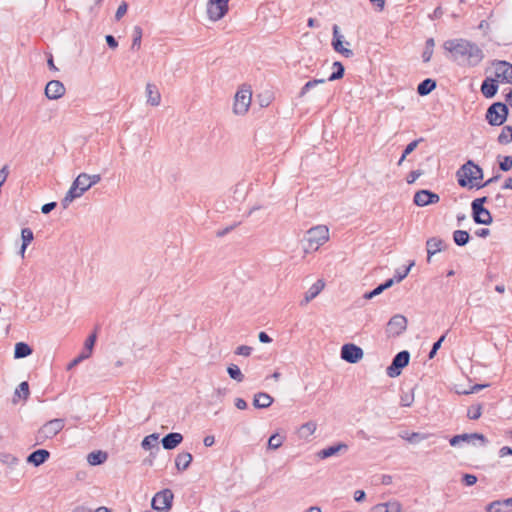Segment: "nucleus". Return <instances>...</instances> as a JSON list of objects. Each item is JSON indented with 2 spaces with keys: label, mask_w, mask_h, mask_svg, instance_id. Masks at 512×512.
Instances as JSON below:
<instances>
[{
  "label": "nucleus",
  "mask_w": 512,
  "mask_h": 512,
  "mask_svg": "<svg viewBox=\"0 0 512 512\" xmlns=\"http://www.w3.org/2000/svg\"><path fill=\"white\" fill-rule=\"evenodd\" d=\"M443 48L451 53L452 60L460 66L476 67L484 59L483 50L476 43L464 38L447 40Z\"/></svg>",
  "instance_id": "obj_1"
},
{
  "label": "nucleus",
  "mask_w": 512,
  "mask_h": 512,
  "mask_svg": "<svg viewBox=\"0 0 512 512\" xmlns=\"http://www.w3.org/2000/svg\"><path fill=\"white\" fill-rule=\"evenodd\" d=\"M329 239V229L325 225H318L310 228L305 237V245L303 247L305 253L316 251L326 243Z\"/></svg>",
  "instance_id": "obj_2"
},
{
  "label": "nucleus",
  "mask_w": 512,
  "mask_h": 512,
  "mask_svg": "<svg viewBox=\"0 0 512 512\" xmlns=\"http://www.w3.org/2000/svg\"><path fill=\"white\" fill-rule=\"evenodd\" d=\"M88 179L89 178L87 173H80L76 177L70 189L61 201V205L64 209H67L73 200L81 197L87 190L91 188Z\"/></svg>",
  "instance_id": "obj_3"
},
{
  "label": "nucleus",
  "mask_w": 512,
  "mask_h": 512,
  "mask_svg": "<svg viewBox=\"0 0 512 512\" xmlns=\"http://www.w3.org/2000/svg\"><path fill=\"white\" fill-rule=\"evenodd\" d=\"M509 115L508 105L503 102H494L486 110L485 119L491 126L503 125Z\"/></svg>",
  "instance_id": "obj_4"
},
{
  "label": "nucleus",
  "mask_w": 512,
  "mask_h": 512,
  "mask_svg": "<svg viewBox=\"0 0 512 512\" xmlns=\"http://www.w3.org/2000/svg\"><path fill=\"white\" fill-rule=\"evenodd\" d=\"M488 201V197L476 198L471 203L472 218L476 224L490 225L493 221L492 215L484 204Z\"/></svg>",
  "instance_id": "obj_5"
},
{
  "label": "nucleus",
  "mask_w": 512,
  "mask_h": 512,
  "mask_svg": "<svg viewBox=\"0 0 512 512\" xmlns=\"http://www.w3.org/2000/svg\"><path fill=\"white\" fill-rule=\"evenodd\" d=\"M64 419L56 418L47 421L36 434L37 444H43L47 439L56 436L64 428Z\"/></svg>",
  "instance_id": "obj_6"
},
{
  "label": "nucleus",
  "mask_w": 512,
  "mask_h": 512,
  "mask_svg": "<svg viewBox=\"0 0 512 512\" xmlns=\"http://www.w3.org/2000/svg\"><path fill=\"white\" fill-rule=\"evenodd\" d=\"M410 353L407 350L398 352L392 359L391 364L387 367L386 373L389 377H398L402 370L409 364Z\"/></svg>",
  "instance_id": "obj_7"
},
{
  "label": "nucleus",
  "mask_w": 512,
  "mask_h": 512,
  "mask_svg": "<svg viewBox=\"0 0 512 512\" xmlns=\"http://www.w3.org/2000/svg\"><path fill=\"white\" fill-rule=\"evenodd\" d=\"M476 164L472 160H468L465 164H463L456 172V177L459 186L461 187H476L475 183H473V178H475Z\"/></svg>",
  "instance_id": "obj_8"
},
{
  "label": "nucleus",
  "mask_w": 512,
  "mask_h": 512,
  "mask_svg": "<svg viewBox=\"0 0 512 512\" xmlns=\"http://www.w3.org/2000/svg\"><path fill=\"white\" fill-rule=\"evenodd\" d=\"M174 495L170 489L157 492L151 501V506L156 511L168 512L172 507Z\"/></svg>",
  "instance_id": "obj_9"
},
{
  "label": "nucleus",
  "mask_w": 512,
  "mask_h": 512,
  "mask_svg": "<svg viewBox=\"0 0 512 512\" xmlns=\"http://www.w3.org/2000/svg\"><path fill=\"white\" fill-rule=\"evenodd\" d=\"M252 92L249 87H243L237 91L233 105V111L237 115H244L251 104Z\"/></svg>",
  "instance_id": "obj_10"
},
{
  "label": "nucleus",
  "mask_w": 512,
  "mask_h": 512,
  "mask_svg": "<svg viewBox=\"0 0 512 512\" xmlns=\"http://www.w3.org/2000/svg\"><path fill=\"white\" fill-rule=\"evenodd\" d=\"M230 0H209L207 3V15L210 20L218 21L228 12Z\"/></svg>",
  "instance_id": "obj_11"
},
{
  "label": "nucleus",
  "mask_w": 512,
  "mask_h": 512,
  "mask_svg": "<svg viewBox=\"0 0 512 512\" xmlns=\"http://www.w3.org/2000/svg\"><path fill=\"white\" fill-rule=\"evenodd\" d=\"M363 355L362 348L353 343H347L341 347V358L350 364L358 363Z\"/></svg>",
  "instance_id": "obj_12"
},
{
  "label": "nucleus",
  "mask_w": 512,
  "mask_h": 512,
  "mask_svg": "<svg viewBox=\"0 0 512 512\" xmlns=\"http://www.w3.org/2000/svg\"><path fill=\"white\" fill-rule=\"evenodd\" d=\"M495 77L504 83L512 84V64L504 60H494Z\"/></svg>",
  "instance_id": "obj_13"
},
{
  "label": "nucleus",
  "mask_w": 512,
  "mask_h": 512,
  "mask_svg": "<svg viewBox=\"0 0 512 512\" xmlns=\"http://www.w3.org/2000/svg\"><path fill=\"white\" fill-rule=\"evenodd\" d=\"M439 200L440 196L437 193L427 189L417 191L413 198L414 204L419 207H424L429 204H436L439 202Z\"/></svg>",
  "instance_id": "obj_14"
},
{
  "label": "nucleus",
  "mask_w": 512,
  "mask_h": 512,
  "mask_svg": "<svg viewBox=\"0 0 512 512\" xmlns=\"http://www.w3.org/2000/svg\"><path fill=\"white\" fill-rule=\"evenodd\" d=\"M65 86L59 80H51L45 86V96L49 100L60 99L65 94Z\"/></svg>",
  "instance_id": "obj_15"
},
{
  "label": "nucleus",
  "mask_w": 512,
  "mask_h": 512,
  "mask_svg": "<svg viewBox=\"0 0 512 512\" xmlns=\"http://www.w3.org/2000/svg\"><path fill=\"white\" fill-rule=\"evenodd\" d=\"M387 330L389 333L395 336H399L407 328V319L401 314H396L389 320L387 324Z\"/></svg>",
  "instance_id": "obj_16"
},
{
  "label": "nucleus",
  "mask_w": 512,
  "mask_h": 512,
  "mask_svg": "<svg viewBox=\"0 0 512 512\" xmlns=\"http://www.w3.org/2000/svg\"><path fill=\"white\" fill-rule=\"evenodd\" d=\"M332 46L336 52L342 54L347 58L352 57L354 55L351 49L345 48L343 46V35L340 34L339 27L337 25L333 26Z\"/></svg>",
  "instance_id": "obj_17"
},
{
  "label": "nucleus",
  "mask_w": 512,
  "mask_h": 512,
  "mask_svg": "<svg viewBox=\"0 0 512 512\" xmlns=\"http://www.w3.org/2000/svg\"><path fill=\"white\" fill-rule=\"evenodd\" d=\"M498 82L499 80L497 78L494 79L490 77L483 80L480 90L485 98L491 99L497 94Z\"/></svg>",
  "instance_id": "obj_18"
},
{
  "label": "nucleus",
  "mask_w": 512,
  "mask_h": 512,
  "mask_svg": "<svg viewBox=\"0 0 512 512\" xmlns=\"http://www.w3.org/2000/svg\"><path fill=\"white\" fill-rule=\"evenodd\" d=\"M485 510L486 512H512V497L492 501L486 506Z\"/></svg>",
  "instance_id": "obj_19"
},
{
  "label": "nucleus",
  "mask_w": 512,
  "mask_h": 512,
  "mask_svg": "<svg viewBox=\"0 0 512 512\" xmlns=\"http://www.w3.org/2000/svg\"><path fill=\"white\" fill-rule=\"evenodd\" d=\"M183 441V435L178 432H171L166 434L161 439V444L165 450H172L180 445Z\"/></svg>",
  "instance_id": "obj_20"
},
{
  "label": "nucleus",
  "mask_w": 512,
  "mask_h": 512,
  "mask_svg": "<svg viewBox=\"0 0 512 512\" xmlns=\"http://www.w3.org/2000/svg\"><path fill=\"white\" fill-rule=\"evenodd\" d=\"M446 246L447 245L445 244V242L438 237L429 238L426 241V248L428 254L427 261L430 262L431 257L434 254L442 251Z\"/></svg>",
  "instance_id": "obj_21"
},
{
  "label": "nucleus",
  "mask_w": 512,
  "mask_h": 512,
  "mask_svg": "<svg viewBox=\"0 0 512 512\" xmlns=\"http://www.w3.org/2000/svg\"><path fill=\"white\" fill-rule=\"evenodd\" d=\"M324 287V281L321 279L317 280L305 293L304 299L300 302V305H307L310 301H312L315 297H317L320 294Z\"/></svg>",
  "instance_id": "obj_22"
},
{
  "label": "nucleus",
  "mask_w": 512,
  "mask_h": 512,
  "mask_svg": "<svg viewBox=\"0 0 512 512\" xmlns=\"http://www.w3.org/2000/svg\"><path fill=\"white\" fill-rule=\"evenodd\" d=\"M50 457V452L46 449H38L30 453L27 457V462L38 467L45 463Z\"/></svg>",
  "instance_id": "obj_23"
},
{
  "label": "nucleus",
  "mask_w": 512,
  "mask_h": 512,
  "mask_svg": "<svg viewBox=\"0 0 512 512\" xmlns=\"http://www.w3.org/2000/svg\"><path fill=\"white\" fill-rule=\"evenodd\" d=\"M147 103L151 106H159L161 102V94L158 87L153 83H147L146 88Z\"/></svg>",
  "instance_id": "obj_24"
},
{
  "label": "nucleus",
  "mask_w": 512,
  "mask_h": 512,
  "mask_svg": "<svg viewBox=\"0 0 512 512\" xmlns=\"http://www.w3.org/2000/svg\"><path fill=\"white\" fill-rule=\"evenodd\" d=\"M273 401V397L268 393L259 392L254 395L253 406L258 409H264L270 407Z\"/></svg>",
  "instance_id": "obj_25"
},
{
  "label": "nucleus",
  "mask_w": 512,
  "mask_h": 512,
  "mask_svg": "<svg viewBox=\"0 0 512 512\" xmlns=\"http://www.w3.org/2000/svg\"><path fill=\"white\" fill-rule=\"evenodd\" d=\"M348 446L345 443H338L320 450L317 455L320 459H326L338 454L340 451H347Z\"/></svg>",
  "instance_id": "obj_26"
},
{
  "label": "nucleus",
  "mask_w": 512,
  "mask_h": 512,
  "mask_svg": "<svg viewBox=\"0 0 512 512\" xmlns=\"http://www.w3.org/2000/svg\"><path fill=\"white\" fill-rule=\"evenodd\" d=\"M192 460L193 457L189 452H181L175 458V466L178 471H185L190 466Z\"/></svg>",
  "instance_id": "obj_27"
},
{
  "label": "nucleus",
  "mask_w": 512,
  "mask_h": 512,
  "mask_svg": "<svg viewBox=\"0 0 512 512\" xmlns=\"http://www.w3.org/2000/svg\"><path fill=\"white\" fill-rule=\"evenodd\" d=\"M158 439H159V434L152 433V434L144 437V439L141 442V447L144 450L151 451V450L155 449L158 452L159 451Z\"/></svg>",
  "instance_id": "obj_28"
},
{
  "label": "nucleus",
  "mask_w": 512,
  "mask_h": 512,
  "mask_svg": "<svg viewBox=\"0 0 512 512\" xmlns=\"http://www.w3.org/2000/svg\"><path fill=\"white\" fill-rule=\"evenodd\" d=\"M108 458V454L104 451L97 450L88 454L87 461L91 466L103 464Z\"/></svg>",
  "instance_id": "obj_29"
},
{
  "label": "nucleus",
  "mask_w": 512,
  "mask_h": 512,
  "mask_svg": "<svg viewBox=\"0 0 512 512\" xmlns=\"http://www.w3.org/2000/svg\"><path fill=\"white\" fill-rule=\"evenodd\" d=\"M436 88V81L431 78H427L419 83L417 87V93L420 96H426L430 94Z\"/></svg>",
  "instance_id": "obj_30"
},
{
  "label": "nucleus",
  "mask_w": 512,
  "mask_h": 512,
  "mask_svg": "<svg viewBox=\"0 0 512 512\" xmlns=\"http://www.w3.org/2000/svg\"><path fill=\"white\" fill-rule=\"evenodd\" d=\"M33 352L32 348L25 342H18L14 348V358L20 359L31 355Z\"/></svg>",
  "instance_id": "obj_31"
},
{
  "label": "nucleus",
  "mask_w": 512,
  "mask_h": 512,
  "mask_svg": "<svg viewBox=\"0 0 512 512\" xmlns=\"http://www.w3.org/2000/svg\"><path fill=\"white\" fill-rule=\"evenodd\" d=\"M460 437H461V442H465V443H473L474 444V440H479L481 441V444L482 445H486L488 440L487 438L481 434V433H463V434H460Z\"/></svg>",
  "instance_id": "obj_32"
},
{
  "label": "nucleus",
  "mask_w": 512,
  "mask_h": 512,
  "mask_svg": "<svg viewBox=\"0 0 512 512\" xmlns=\"http://www.w3.org/2000/svg\"><path fill=\"white\" fill-rule=\"evenodd\" d=\"M470 240V234L466 230H455L453 232V241L457 246H465Z\"/></svg>",
  "instance_id": "obj_33"
},
{
  "label": "nucleus",
  "mask_w": 512,
  "mask_h": 512,
  "mask_svg": "<svg viewBox=\"0 0 512 512\" xmlns=\"http://www.w3.org/2000/svg\"><path fill=\"white\" fill-rule=\"evenodd\" d=\"M316 423L313 421H309L301 425L299 428V437L302 439H308L316 430Z\"/></svg>",
  "instance_id": "obj_34"
},
{
  "label": "nucleus",
  "mask_w": 512,
  "mask_h": 512,
  "mask_svg": "<svg viewBox=\"0 0 512 512\" xmlns=\"http://www.w3.org/2000/svg\"><path fill=\"white\" fill-rule=\"evenodd\" d=\"M497 141L501 145H507L512 142V126H504L498 135Z\"/></svg>",
  "instance_id": "obj_35"
},
{
  "label": "nucleus",
  "mask_w": 512,
  "mask_h": 512,
  "mask_svg": "<svg viewBox=\"0 0 512 512\" xmlns=\"http://www.w3.org/2000/svg\"><path fill=\"white\" fill-rule=\"evenodd\" d=\"M400 505L398 503H382L374 506L372 512H399Z\"/></svg>",
  "instance_id": "obj_36"
},
{
  "label": "nucleus",
  "mask_w": 512,
  "mask_h": 512,
  "mask_svg": "<svg viewBox=\"0 0 512 512\" xmlns=\"http://www.w3.org/2000/svg\"><path fill=\"white\" fill-rule=\"evenodd\" d=\"M333 68L335 69L331 75L328 77V81L339 80L344 76L345 68L340 61H335L333 63Z\"/></svg>",
  "instance_id": "obj_37"
},
{
  "label": "nucleus",
  "mask_w": 512,
  "mask_h": 512,
  "mask_svg": "<svg viewBox=\"0 0 512 512\" xmlns=\"http://www.w3.org/2000/svg\"><path fill=\"white\" fill-rule=\"evenodd\" d=\"M325 82H326V79H324V78L313 79V80H310V81L306 82L304 84V86L301 88L298 96L300 98H303L307 94V92H309L312 88H314L318 84H322V83H325Z\"/></svg>",
  "instance_id": "obj_38"
},
{
  "label": "nucleus",
  "mask_w": 512,
  "mask_h": 512,
  "mask_svg": "<svg viewBox=\"0 0 512 512\" xmlns=\"http://www.w3.org/2000/svg\"><path fill=\"white\" fill-rule=\"evenodd\" d=\"M227 373L231 379L237 382H242L244 380L243 373L241 372L240 368L235 364H230L227 367Z\"/></svg>",
  "instance_id": "obj_39"
},
{
  "label": "nucleus",
  "mask_w": 512,
  "mask_h": 512,
  "mask_svg": "<svg viewBox=\"0 0 512 512\" xmlns=\"http://www.w3.org/2000/svg\"><path fill=\"white\" fill-rule=\"evenodd\" d=\"M142 28L140 26H134L133 28V40L131 49L132 50H138L141 47V40H142Z\"/></svg>",
  "instance_id": "obj_40"
},
{
  "label": "nucleus",
  "mask_w": 512,
  "mask_h": 512,
  "mask_svg": "<svg viewBox=\"0 0 512 512\" xmlns=\"http://www.w3.org/2000/svg\"><path fill=\"white\" fill-rule=\"evenodd\" d=\"M0 462L12 468L18 464L19 460L16 456L10 453L2 452L0 453Z\"/></svg>",
  "instance_id": "obj_41"
},
{
  "label": "nucleus",
  "mask_w": 512,
  "mask_h": 512,
  "mask_svg": "<svg viewBox=\"0 0 512 512\" xmlns=\"http://www.w3.org/2000/svg\"><path fill=\"white\" fill-rule=\"evenodd\" d=\"M29 394V384L26 381L21 382L17 389L15 390V395L24 400H26L29 397Z\"/></svg>",
  "instance_id": "obj_42"
},
{
  "label": "nucleus",
  "mask_w": 512,
  "mask_h": 512,
  "mask_svg": "<svg viewBox=\"0 0 512 512\" xmlns=\"http://www.w3.org/2000/svg\"><path fill=\"white\" fill-rule=\"evenodd\" d=\"M284 437L275 433L269 437L268 440V449H278L283 444Z\"/></svg>",
  "instance_id": "obj_43"
},
{
  "label": "nucleus",
  "mask_w": 512,
  "mask_h": 512,
  "mask_svg": "<svg viewBox=\"0 0 512 512\" xmlns=\"http://www.w3.org/2000/svg\"><path fill=\"white\" fill-rule=\"evenodd\" d=\"M482 415V406L481 405H472L467 410V417L471 420H477Z\"/></svg>",
  "instance_id": "obj_44"
},
{
  "label": "nucleus",
  "mask_w": 512,
  "mask_h": 512,
  "mask_svg": "<svg viewBox=\"0 0 512 512\" xmlns=\"http://www.w3.org/2000/svg\"><path fill=\"white\" fill-rule=\"evenodd\" d=\"M21 238H22V244H24V248H27L28 245L34 239L33 231L30 228H23L21 230Z\"/></svg>",
  "instance_id": "obj_45"
},
{
  "label": "nucleus",
  "mask_w": 512,
  "mask_h": 512,
  "mask_svg": "<svg viewBox=\"0 0 512 512\" xmlns=\"http://www.w3.org/2000/svg\"><path fill=\"white\" fill-rule=\"evenodd\" d=\"M401 437L406 439L410 443H419L420 441L426 439V436L421 433L413 432L410 435L402 434Z\"/></svg>",
  "instance_id": "obj_46"
},
{
  "label": "nucleus",
  "mask_w": 512,
  "mask_h": 512,
  "mask_svg": "<svg viewBox=\"0 0 512 512\" xmlns=\"http://www.w3.org/2000/svg\"><path fill=\"white\" fill-rule=\"evenodd\" d=\"M96 339L97 336L96 333L94 332L91 335H89L85 341L84 351L89 353L90 355L92 354V350L95 345Z\"/></svg>",
  "instance_id": "obj_47"
},
{
  "label": "nucleus",
  "mask_w": 512,
  "mask_h": 512,
  "mask_svg": "<svg viewBox=\"0 0 512 512\" xmlns=\"http://www.w3.org/2000/svg\"><path fill=\"white\" fill-rule=\"evenodd\" d=\"M91 355L85 351H82L75 359H73L69 364H68V367L67 369L70 370L72 369L73 367H75L76 365H78L80 362H82L83 360L89 358Z\"/></svg>",
  "instance_id": "obj_48"
},
{
  "label": "nucleus",
  "mask_w": 512,
  "mask_h": 512,
  "mask_svg": "<svg viewBox=\"0 0 512 512\" xmlns=\"http://www.w3.org/2000/svg\"><path fill=\"white\" fill-rule=\"evenodd\" d=\"M446 335H442L436 342L433 343L432 348L428 354L429 359H433L437 353V351L440 349L442 342L444 341Z\"/></svg>",
  "instance_id": "obj_49"
},
{
  "label": "nucleus",
  "mask_w": 512,
  "mask_h": 512,
  "mask_svg": "<svg viewBox=\"0 0 512 512\" xmlns=\"http://www.w3.org/2000/svg\"><path fill=\"white\" fill-rule=\"evenodd\" d=\"M499 168L504 172L509 171L512 168V156H504L499 162Z\"/></svg>",
  "instance_id": "obj_50"
},
{
  "label": "nucleus",
  "mask_w": 512,
  "mask_h": 512,
  "mask_svg": "<svg viewBox=\"0 0 512 512\" xmlns=\"http://www.w3.org/2000/svg\"><path fill=\"white\" fill-rule=\"evenodd\" d=\"M423 141V138L416 139L412 142H410L403 151V156L407 157L409 154H411L418 146L420 142Z\"/></svg>",
  "instance_id": "obj_51"
},
{
  "label": "nucleus",
  "mask_w": 512,
  "mask_h": 512,
  "mask_svg": "<svg viewBox=\"0 0 512 512\" xmlns=\"http://www.w3.org/2000/svg\"><path fill=\"white\" fill-rule=\"evenodd\" d=\"M253 348L247 345H241L236 348L235 354L248 357L251 355Z\"/></svg>",
  "instance_id": "obj_52"
},
{
  "label": "nucleus",
  "mask_w": 512,
  "mask_h": 512,
  "mask_svg": "<svg viewBox=\"0 0 512 512\" xmlns=\"http://www.w3.org/2000/svg\"><path fill=\"white\" fill-rule=\"evenodd\" d=\"M383 291H384V289H383V287L380 284L376 288H374L373 290H371L369 292H366L363 297L366 300H370V299L380 295Z\"/></svg>",
  "instance_id": "obj_53"
},
{
  "label": "nucleus",
  "mask_w": 512,
  "mask_h": 512,
  "mask_svg": "<svg viewBox=\"0 0 512 512\" xmlns=\"http://www.w3.org/2000/svg\"><path fill=\"white\" fill-rule=\"evenodd\" d=\"M414 265V263L412 262L408 267H406L402 272L400 271H396L394 277H395V280H396V283H399L401 282L409 273L411 267Z\"/></svg>",
  "instance_id": "obj_54"
},
{
  "label": "nucleus",
  "mask_w": 512,
  "mask_h": 512,
  "mask_svg": "<svg viewBox=\"0 0 512 512\" xmlns=\"http://www.w3.org/2000/svg\"><path fill=\"white\" fill-rule=\"evenodd\" d=\"M127 9H128L127 3L122 2L117 8V11L115 13V19L117 21H119L125 15V13L127 12Z\"/></svg>",
  "instance_id": "obj_55"
},
{
  "label": "nucleus",
  "mask_w": 512,
  "mask_h": 512,
  "mask_svg": "<svg viewBox=\"0 0 512 512\" xmlns=\"http://www.w3.org/2000/svg\"><path fill=\"white\" fill-rule=\"evenodd\" d=\"M423 174L422 170H413L411 171L406 178L408 184L414 183L421 175Z\"/></svg>",
  "instance_id": "obj_56"
},
{
  "label": "nucleus",
  "mask_w": 512,
  "mask_h": 512,
  "mask_svg": "<svg viewBox=\"0 0 512 512\" xmlns=\"http://www.w3.org/2000/svg\"><path fill=\"white\" fill-rule=\"evenodd\" d=\"M462 481L466 486H472L477 482V477L473 474H464Z\"/></svg>",
  "instance_id": "obj_57"
},
{
  "label": "nucleus",
  "mask_w": 512,
  "mask_h": 512,
  "mask_svg": "<svg viewBox=\"0 0 512 512\" xmlns=\"http://www.w3.org/2000/svg\"><path fill=\"white\" fill-rule=\"evenodd\" d=\"M57 206V203L56 202H49V203H46L44 204L42 207H41V212L43 214H48L50 213L53 209H55V207Z\"/></svg>",
  "instance_id": "obj_58"
},
{
  "label": "nucleus",
  "mask_w": 512,
  "mask_h": 512,
  "mask_svg": "<svg viewBox=\"0 0 512 512\" xmlns=\"http://www.w3.org/2000/svg\"><path fill=\"white\" fill-rule=\"evenodd\" d=\"M498 455L500 458H504L508 455H512V448L509 446H503L499 449Z\"/></svg>",
  "instance_id": "obj_59"
},
{
  "label": "nucleus",
  "mask_w": 512,
  "mask_h": 512,
  "mask_svg": "<svg viewBox=\"0 0 512 512\" xmlns=\"http://www.w3.org/2000/svg\"><path fill=\"white\" fill-rule=\"evenodd\" d=\"M433 50L434 49L424 48V51L422 53L423 62L427 63L431 60L432 55H433Z\"/></svg>",
  "instance_id": "obj_60"
},
{
  "label": "nucleus",
  "mask_w": 512,
  "mask_h": 512,
  "mask_svg": "<svg viewBox=\"0 0 512 512\" xmlns=\"http://www.w3.org/2000/svg\"><path fill=\"white\" fill-rule=\"evenodd\" d=\"M105 39H106V43H107V45H108L110 48H112V49L117 48V46H118V42H117V40L115 39V37H114V36H112V35H107V36L105 37Z\"/></svg>",
  "instance_id": "obj_61"
},
{
  "label": "nucleus",
  "mask_w": 512,
  "mask_h": 512,
  "mask_svg": "<svg viewBox=\"0 0 512 512\" xmlns=\"http://www.w3.org/2000/svg\"><path fill=\"white\" fill-rule=\"evenodd\" d=\"M413 396H409L408 394H405L401 397V406L409 407L412 404Z\"/></svg>",
  "instance_id": "obj_62"
},
{
  "label": "nucleus",
  "mask_w": 512,
  "mask_h": 512,
  "mask_svg": "<svg viewBox=\"0 0 512 512\" xmlns=\"http://www.w3.org/2000/svg\"><path fill=\"white\" fill-rule=\"evenodd\" d=\"M88 178H89L88 181H89L90 187L99 183L101 180V176L99 174H93V175L88 174Z\"/></svg>",
  "instance_id": "obj_63"
},
{
  "label": "nucleus",
  "mask_w": 512,
  "mask_h": 512,
  "mask_svg": "<svg viewBox=\"0 0 512 512\" xmlns=\"http://www.w3.org/2000/svg\"><path fill=\"white\" fill-rule=\"evenodd\" d=\"M258 338L261 343L272 342V338L266 332L263 331L259 333Z\"/></svg>",
  "instance_id": "obj_64"
}]
</instances>
